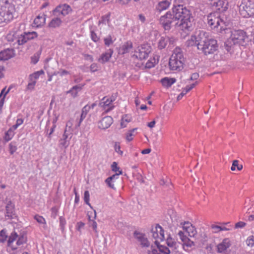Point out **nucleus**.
Returning <instances> with one entry per match:
<instances>
[{"mask_svg":"<svg viewBox=\"0 0 254 254\" xmlns=\"http://www.w3.org/2000/svg\"><path fill=\"white\" fill-rule=\"evenodd\" d=\"M177 21L178 25L184 31H190L192 29L194 18L191 11L182 4L174 5L171 10L159 18L160 24L165 30L169 31L172 23Z\"/></svg>","mask_w":254,"mask_h":254,"instance_id":"nucleus-1","label":"nucleus"},{"mask_svg":"<svg viewBox=\"0 0 254 254\" xmlns=\"http://www.w3.org/2000/svg\"><path fill=\"white\" fill-rule=\"evenodd\" d=\"M187 43L188 46H196L205 56L213 54L218 48L217 40L210 38L209 33L203 30L196 32Z\"/></svg>","mask_w":254,"mask_h":254,"instance_id":"nucleus-2","label":"nucleus"},{"mask_svg":"<svg viewBox=\"0 0 254 254\" xmlns=\"http://www.w3.org/2000/svg\"><path fill=\"white\" fill-rule=\"evenodd\" d=\"M230 33V37L224 43V47L228 52L230 51L233 46L236 44L243 46L249 40L246 33L243 30H231Z\"/></svg>","mask_w":254,"mask_h":254,"instance_id":"nucleus-3","label":"nucleus"},{"mask_svg":"<svg viewBox=\"0 0 254 254\" xmlns=\"http://www.w3.org/2000/svg\"><path fill=\"white\" fill-rule=\"evenodd\" d=\"M185 58L182 50L179 48H176L170 58L169 66L170 70L181 71L184 68Z\"/></svg>","mask_w":254,"mask_h":254,"instance_id":"nucleus-4","label":"nucleus"},{"mask_svg":"<svg viewBox=\"0 0 254 254\" xmlns=\"http://www.w3.org/2000/svg\"><path fill=\"white\" fill-rule=\"evenodd\" d=\"M239 11L244 17L254 18V0H243L239 6Z\"/></svg>","mask_w":254,"mask_h":254,"instance_id":"nucleus-5","label":"nucleus"},{"mask_svg":"<svg viewBox=\"0 0 254 254\" xmlns=\"http://www.w3.org/2000/svg\"><path fill=\"white\" fill-rule=\"evenodd\" d=\"M27 238L25 235H18L15 232H12L8 237L7 240V246L10 247L12 250H15L17 247L25 243Z\"/></svg>","mask_w":254,"mask_h":254,"instance_id":"nucleus-6","label":"nucleus"},{"mask_svg":"<svg viewBox=\"0 0 254 254\" xmlns=\"http://www.w3.org/2000/svg\"><path fill=\"white\" fill-rule=\"evenodd\" d=\"M6 39L13 48H18L20 45H23L22 32L12 31L6 35Z\"/></svg>","mask_w":254,"mask_h":254,"instance_id":"nucleus-7","label":"nucleus"},{"mask_svg":"<svg viewBox=\"0 0 254 254\" xmlns=\"http://www.w3.org/2000/svg\"><path fill=\"white\" fill-rule=\"evenodd\" d=\"M157 248L151 246V250L148 251V254H170L171 251L167 247L159 244V241H155Z\"/></svg>","mask_w":254,"mask_h":254,"instance_id":"nucleus-8","label":"nucleus"},{"mask_svg":"<svg viewBox=\"0 0 254 254\" xmlns=\"http://www.w3.org/2000/svg\"><path fill=\"white\" fill-rule=\"evenodd\" d=\"M151 47L148 45H143L138 49V51H136V54L133 55L136 58L139 59L140 60L145 59L148 57L149 53L151 52Z\"/></svg>","mask_w":254,"mask_h":254,"instance_id":"nucleus-9","label":"nucleus"},{"mask_svg":"<svg viewBox=\"0 0 254 254\" xmlns=\"http://www.w3.org/2000/svg\"><path fill=\"white\" fill-rule=\"evenodd\" d=\"M208 24L212 28H218L219 25L224 24V20L221 16H215L214 13H210L207 16Z\"/></svg>","mask_w":254,"mask_h":254,"instance_id":"nucleus-10","label":"nucleus"},{"mask_svg":"<svg viewBox=\"0 0 254 254\" xmlns=\"http://www.w3.org/2000/svg\"><path fill=\"white\" fill-rule=\"evenodd\" d=\"M151 233L152 236L155 241H163L165 239L164 231L159 224H156V226L152 229Z\"/></svg>","mask_w":254,"mask_h":254,"instance_id":"nucleus-11","label":"nucleus"},{"mask_svg":"<svg viewBox=\"0 0 254 254\" xmlns=\"http://www.w3.org/2000/svg\"><path fill=\"white\" fill-rule=\"evenodd\" d=\"M69 134L65 128L62 137L59 140V146L61 148L66 149L69 146L70 139L71 137V136L69 137Z\"/></svg>","mask_w":254,"mask_h":254,"instance_id":"nucleus-12","label":"nucleus"},{"mask_svg":"<svg viewBox=\"0 0 254 254\" xmlns=\"http://www.w3.org/2000/svg\"><path fill=\"white\" fill-rule=\"evenodd\" d=\"M183 225V230H185L190 237H194L196 234L195 228L189 222H184L181 223Z\"/></svg>","mask_w":254,"mask_h":254,"instance_id":"nucleus-13","label":"nucleus"},{"mask_svg":"<svg viewBox=\"0 0 254 254\" xmlns=\"http://www.w3.org/2000/svg\"><path fill=\"white\" fill-rule=\"evenodd\" d=\"M133 236L135 239L140 243L143 247H148L149 246V242L147 239L145 237V234L135 231Z\"/></svg>","mask_w":254,"mask_h":254,"instance_id":"nucleus-14","label":"nucleus"},{"mask_svg":"<svg viewBox=\"0 0 254 254\" xmlns=\"http://www.w3.org/2000/svg\"><path fill=\"white\" fill-rule=\"evenodd\" d=\"M113 123V119L111 117L107 116L102 118L98 123V127L102 129L108 128Z\"/></svg>","mask_w":254,"mask_h":254,"instance_id":"nucleus-15","label":"nucleus"},{"mask_svg":"<svg viewBox=\"0 0 254 254\" xmlns=\"http://www.w3.org/2000/svg\"><path fill=\"white\" fill-rule=\"evenodd\" d=\"M14 56L13 49H7L0 52V60L6 61Z\"/></svg>","mask_w":254,"mask_h":254,"instance_id":"nucleus-16","label":"nucleus"},{"mask_svg":"<svg viewBox=\"0 0 254 254\" xmlns=\"http://www.w3.org/2000/svg\"><path fill=\"white\" fill-rule=\"evenodd\" d=\"M99 106L102 108V110H104L105 111H110L113 109L114 106L112 105V103L110 102L109 99L106 97H104L102 98L101 101L99 103Z\"/></svg>","mask_w":254,"mask_h":254,"instance_id":"nucleus-17","label":"nucleus"},{"mask_svg":"<svg viewBox=\"0 0 254 254\" xmlns=\"http://www.w3.org/2000/svg\"><path fill=\"white\" fill-rule=\"evenodd\" d=\"M38 37V34L35 31L33 32H22V38L23 45L26 43L28 41L34 39Z\"/></svg>","mask_w":254,"mask_h":254,"instance_id":"nucleus-18","label":"nucleus"},{"mask_svg":"<svg viewBox=\"0 0 254 254\" xmlns=\"http://www.w3.org/2000/svg\"><path fill=\"white\" fill-rule=\"evenodd\" d=\"M225 2L223 0H212L210 4L212 7L216 8L217 10L225 11L227 8V6H225Z\"/></svg>","mask_w":254,"mask_h":254,"instance_id":"nucleus-19","label":"nucleus"},{"mask_svg":"<svg viewBox=\"0 0 254 254\" xmlns=\"http://www.w3.org/2000/svg\"><path fill=\"white\" fill-rule=\"evenodd\" d=\"M5 216L8 219H13L15 217L14 205L9 201L6 206Z\"/></svg>","mask_w":254,"mask_h":254,"instance_id":"nucleus-20","label":"nucleus"},{"mask_svg":"<svg viewBox=\"0 0 254 254\" xmlns=\"http://www.w3.org/2000/svg\"><path fill=\"white\" fill-rule=\"evenodd\" d=\"M230 246V241L228 239H225L221 243L218 245L217 252L222 253L229 248Z\"/></svg>","mask_w":254,"mask_h":254,"instance_id":"nucleus-21","label":"nucleus"},{"mask_svg":"<svg viewBox=\"0 0 254 254\" xmlns=\"http://www.w3.org/2000/svg\"><path fill=\"white\" fill-rule=\"evenodd\" d=\"M113 53V50L111 49H108L105 53L102 54L99 59V62L104 64L109 61Z\"/></svg>","mask_w":254,"mask_h":254,"instance_id":"nucleus-22","label":"nucleus"},{"mask_svg":"<svg viewBox=\"0 0 254 254\" xmlns=\"http://www.w3.org/2000/svg\"><path fill=\"white\" fill-rule=\"evenodd\" d=\"M122 171H119V173H116V174L113 175L111 177H109L108 178H107L106 180H105V182L110 188L114 189V185L113 184V183L114 182V180L115 179H118L119 176L120 175L122 174Z\"/></svg>","mask_w":254,"mask_h":254,"instance_id":"nucleus-23","label":"nucleus"},{"mask_svg":"<svg viewBox=\"0 0 254 254\" xmlns=\"http://www.w3.org/2000/svg\"><path fill=\"white\" fill-rule=\"evenodd\" d=\"M171 0H163L160 1L157 6L156 10L159 12L166 9L170 5Z\"/></svg>","mask_w":254,"mask_h":254,"instance_id":"nucleus-24","label":"nucleus"},{"mask_svg":"<svg viewBox=\"0 0 254 254\" xmlns=\"http://www.w3.org/2000/svg\"><path fill=\"white\" fill-rule=\"evenodd\" d=\"M132 48V43L130 41H127L125 43L119 50V53L125 54L128 53Z\"/></svg>","mask_w":254,"mask_h":254,"instance_id":"nucleus-25","label":"nucleus"},{"mask_svg":"<svg viewBox=\"0 0 254 254\" xmlns=\"http://www.w3.org/2000/svg\"><path fill=\"white\" fill-rule=\"evenodd\" d=\"M62 23V21L60 17H56L53 18L48 24V27L52 28L59 27Z\"/></svg>","mask_w":254,"mask_h":254,"instance_id":"nucleus-26","label":"nucleus"},{"mask_svg":"<svg viewBox=\"0 0 254 254\" xmlns=\"http://www.w3.org/2000/svg\"><path fill=\"white\" fill-rule=\"evenodd\" d=\"M13 17V15L6 14V12L2 9V11L0 12V23H7L12 20Z\"/></svg>","mask_w":254,"mask_h":254,"instance_id":"nucleus-27","label":"nucleus"},{"mask_svg":"<svg viewBox=\"0 0 254 254\" xmlns=\"http://www.w3.org/2000/svg\"><path fill=\"white\" fill-rule=\"evenodd\" d=\"M46 15L44 14L42 15H38L34 20V23L37 27H39L43 25L46 21Z\"/></svg>","mask_w":254,"mask_h":254,"instance_id":"nucleus-28","label":"nucleus"},{"mask_svg":"<svg viewBox=\"0 0 254 254\" xmlns=\"http://www.w3.org/2000/svg\"><path fill=\"white\" fill-rule=\"evenodd\" d=\"M176 81V79L175 78L164 77L161 79V82L163 86L166 87H169L174 83Z\"/></svg>","mask_w":254,"mask_h":254,"instance_id":"nucleus-29","label":"nucleus"},{"mask_svg":"<svg viewBox=\"0 0 254 254\" xmlns=\"http://www.w3.org/2000/svg\"><path fill=\"white\" fill-rule=\"evenodd\" d=\"M169 37H162L159 40L158 44V48L160 50L164 49L169 42Z\"/></svg>","mask_w":254,"mask_h":254,"instance_id":"nucleus-30","label":"nucleus"},{"mask_svg":"<svg viewBox=\"0 0 254 254\" xmlns=\"http://www.w3.org/2000/svg\"><path fill=\"white\" fill-rule=\"evenodd\" d=\"M137 129V128H134L132 129L129 130L126 133V139L127 142H130L133 140V137L136 134V133H135V131Z\"/></svg>","mask_w":254,"mask_h":254,"instance_id":"nucleus-31","label":"nucleus"},{"mask_svg":"<svg viewBox=\"0 0 254 254\" xmlns=\"http://www.w3.org/2000/svg\"><path fill=\"white\" fill-rule=\"evenodd\" d=\"M62 9V15L63 17H64L66 15L68 14L72 10L70 6L67 4H60Z\"/></svg>","mask_w":254,"mask_h":254,"instance_id":"nucleus-32","label":"nucleus"},{"mask_svg":"<svg viewBox=\"0 0 254 254\" xmlns=\"http://www.w3.org/2000/svg\"><path fill=\"white\" fill-rule=\"evenodd\" d=\"M225 24H220L219 25L218 27H220V29L219 30V32L223 33V32L224 33H230L231 31V29L227 28L228 22L224 20Z\"/></svg>","mask_w":254,"mask_h":254,"instance_id":"nucleus-33","label":"nucleus"},{"mask_svg":"<svg viewBox=\"0 0 254 254\" xmlns=\"http://www.w3.org/2000/svg\"><path fill=\"white\" fill-rule=\"evenodd\" d=\"M131 118L128 115H125L123 116L121 123V126L122 128L126 127L127 124L131 121Z\"/></svg>","mask_w":254,"mask_h":254,"instance_id":"nucleus-34","label":"nucleus"},{"mask_svg":"<svg viewBox=\"0 0 254 254\" xmlns=\"http://www.w3.org/2000/svg\"><path fill=\"white\" fill-rule=\"evenodd\" d=\"M14 129L13 127L10 128L5 133L4 139L6 141L10 140L14 134Z\"/></svg>","mask_w":254,"mask_h":254,"instance_id":"nucleus-35","label":"nucleus"},{"mask_svg":"<svg viewBox=\"0 0 254 254\" xmlns=\"http://www.w3.org/2000/svg\"><path fill=\"white\" fill-rule=\"evenodd\" d=\"M6 12V14L7 15H13L12 13L14 10V5L11 4H6L3 9Z\"/></svg>","mask_w":254,"mask_h":254,"instance_id":"nucleus-36","label":"nucleus"},{"mask_svg":"<svg viewBox=\"0 0 254 254\" xmlns=\"http://www.w3.org/2000/svg\"><path fill=\"white\" fill-rule=\"evenodd\" d=\"M61 5H58L53 10V14L56 17H59L61 19L63 17L62 15V9H61Z\"/></svg>","mask_w":254,"mask_h":254,"instance_id":"nucleus-37","label":"nucleus"},{"mask_svg":"<svg viewBox=\"0 0 254 254\" xmlns=\"http://www.w3.org/2000/svg\"><path fill=\"white\" fill-rule=\"evenodd\" d=\"M236 167H237L239 171H240L243 169V165L242 164H239V161L237 160L233 161L231 167V170L232 171H235L236 170Z\"/></svg>","mask_w":254,"mask_h":254,"instance_id":"nucleus-38","label":"nucleus"},{"mask_svg":"<svg viewBox=\"0 0 254 254\" xmlns=\"http://www.w3.org/2000/svg\"><path fill=\"white\" fill-rule=\"evenodd\" d=\"M8 236L6 234V230L5 229H2L0 231V242L4 243L5 242Z\"/></svg>","mask_w":254,"mask_h":254,"instance_id":"nucleus-39","label":"nucleus"},{"mask_svg":"<svg viewBox=\"0 0 254 254\" xmlns=\"http://www.w3.org/2000/svg\"><path fill=\"white\" fill-rule=\"evenodd\" d=\"M89 219L90 221V226L92 227V229H93L95 236L96 237H98V232L97 231V224L94 220H90V216H89Z\"/></svg>","mask_w":254,"mask_h":254,"instance_id":"nucleus-40","label":"nucleus"},{"mask_svg":"<svg viewBox=\"0 0 254 254\" xmlns=\"http://www.w3.org/2000/svg\"><path fill=\"white\" fill-rule=\"evenodd\" d=\"M110 13L106 14L102 17V20L99 21V23H103L106 24H109L110 22Z\"/></svg>","mask_w":254,"mask_h":254,"instance_id":"nucleus-41","label":"nucleus"},{"mask_svg":"<svg viewBox=\"0 0 254 254\" xmlns=\"http://www.w3.org/2000/svg\"><path fill=\"white\" fill-rule=\"evenodd\" d=\"M89 192L88 190H86L84 193V201L86 204L88 205L90 207H92L90 203H89Z\"/></svg>","mask_w":254,"mask_h":254,"instance_id":"nucleus-42","label":"nucleus"},{"mask_svg":"<svg viewBox=\"0 0 254 254\" xmlns=\"http://www.w3.org/2000/svg\"><path fill=\"white\" fill-rule=\"evenodd\" d=\"M17 150L16 143L11 142L9 144V150L10 154H13Z\"/></svg>","mask_w":254,"mask_h":254,"instance_id":"nucleus-43","label":"nucleus"},{"mask_svg":"<svg viewBox=\"0 0 254 254\" xmlns=\"http://www.w3.org/2000/svg\"><path fill=\"white\" fill-rule=\"evenodd\" d=\"M247 245L251 247L254 246V236L252 235L249 236L246 240Z\"/></svg>","mask_w":254,"mask_h":254,"instance_id":"nucleus-44","label":"nucleus"},{"mask_svg":"<svg viewBox=\"0 0 254 254\" xmlns=\"http://www.w3.org/2000/svg\"><path fill=\"white\" fill-rule=\"evenodd\" d=\"M60 220V226L62 231L63 232L64 230L65 225L66 224V221L64 217L61 216L59 218Z\"/></svg>","mask_w":254,"mask_h":254,"instance_id":"nucleus-45","label":"nucleus"},{"mask_svg":"<svg viewBox=\"0 0 254 254\" xmlns=\"http://www.w3.org/2000/svg\"><path fill=\"white\" fill-rule=\"evenodd\" d=\"M34 219L39 224H46V220L42 216L35 215L34 216Z\"/></svg>","mask_w":254,"mask_h":254,"instance_id":"nucleus-46","label":"nucleus"},{"mask_svg":"<svg viewBox=\"0 0 254 254\" xmlns=\"http://www.w3.org/2000/svg\"><path fill=\"white\" fill-rule=\"evenodd\" d=\"M90 35L91 39L94 42H98L100 40V38L97 35V34L95 33L94 31H91L90 32Z\"/></svg>","mask_w":254,"mask_h":254,"instance_id":"nucleus-47","label":"nucleus"},{"mask_svg":"<svg viewBox=\"0 0 254 254\" xmlns=\"http://www.w3.org/2000/svg\"><path fill=\"white\" fill-rule=\"evenodd\" d=\"M44 73V72L43 70H40L39 71H38L37 72H35L32 74L30 75V77L34 78L35 79H37L39 78L40 75L43 74Z\"/></svg>","mask_w":254,"mask_h":254,"instance_id":"nucleus-48","label":"nucleus"},{"mask_svg":"<svg viewBox=\"0 0 254 254\" xmlns=\"http://www.w3.org/2000/svg\"><path fill=\"white\" fill-rule=\"evenodd\" d=\"M111 168L113 172H115L116 173H119V171H122V170H120V168L118 166V164L116 162H114L112 165H111Z\"/></svg>","mask_w":254,"mask_h":254,"instance_id":"nucleus-49","label":"nucleus"},{"mask_svg":"<svg viewBox=\"0 0 254 254\" xmlns=\"http://www.w3.org/2000/svg\"><path fill=\"white\" fill-rule=\"evenodd\" d=\"M166 244L169 247L173 248L175 245H176V243L172 239V238L169 237L166 240Z\"/></svg>","mask_w":254,"mask_h":254,"instance_id":"nucleus-50","label":"nucleus"},{"mask_svg":"<svg viewBox=\"0 0 254 254\" xmlns=\"http://www.w3.org/2000/svg\"><path fill=\"white\" fill-rule=\"evenodd\" d=\"M58 210H59V209L56 206H55V207H53L51 209V216L55 219L58 215Z\"/></svg>","mask_w":254,"mask_h":254,"instance_id":"nucleus-51","label":"nucleus"},{"mask_svg":"<svg viewBox=\"0 0 254 254\" xmlns=\"http://www.w3.org/2000/svg\"><path fill=\"white\" fill-rule=\"evenodd\" d=\"M105 44L106 46H110L113 43V41L112 40V38L111 35L108 36L107 37L104 39Z\"/></svg>","mask_w":254,"mask_h":254,"instance_id":"nucleus-52","label":"nucleus"},{"mask_svg":"<svg viewBox=\"0 0 254 254\" xmlns=\"http://www.w3.org/2000/svg\"><path fill=\"white\" fill-rule=\"evenodd\" d=\"M114 147L116 152L119 154L120 155L123 156V151L121 150V146L119 142L115 143Z\"/></svg>","mask_w":254,"mask_h":254,"instance_id":"nucleus-53","label":"nucleus"},{"mask_svg":"<svg viewBox=\"0 0 254 254\" xmlns=\"http://www.w3.org/2000/svg\"><path fill=\"white\" fill-rule=\"evenodd\" d=\"M197 83V81H196L195 83H192L190 85H187L186 87V88L184 89L183 91H184L185 93H188L190 90H191L193 88H194Z\"/></svg>","mask_w":254,"mask_h":254,"instance_id":"nucleus-54","label":"nucleus"},{"mask_svg":"<svg viewBox=\"0 0 254 254\" xmlns=\"http://www.w3.org/2000/svg\"><path fill=\"white\" fill-rule=\"evenodd\" d=\"M39 53H36L33 56L31 57V62L34 64H36L39 61Z\"/></svg>","mask_w":254,"mask_h":254,"instance_id":"nucleus-55","label":"nucleus"},{"mask_svg":"<svg viewBox=\"0 0 254 254\" xmlns=\"http://www.w3.org/2000/svg\"><path fill=\"white\" fill-rule=\"evenodd\" d=\"M23 123V119H22L21 118L17 119L16 120V124L15 125H14L12 127H13V128L14 129H16L20 125H21V124H22Z\"/></svg>","mask_w":254,"mask_h":254,"instance_id":"nucleus-56","label":"nucleus"},{"mask_svg":"<svg viewBox=\"0 0 254 254\" xmlns=\"http://www.w3.org/2000/svg\"><path fill=\"white\" fill-rule=\"evenodd\" d=\"M157 64V62L149 60L146 64V67L148 68H150L155 66V65Z\"/></svg>","mask_w":254,"mask_h":254,"instance_id":"nucleus-57","label":"nucleus"},{"mask_svg":"<svg viewBox=\"0 0 254 254\" xmlns=\"http://www.w3.org/2000/svg\"><path fill=\"white\" fill-rule=\"evenodd\" d=\"M178 235L182 242H186L187 240L188 237L185 235L183 231H180L178 233Z\"/></svg>","mask_w":254,"mask_h":254,"instance_id":"nucleus-58","label":"nucleus"},{"mask_svg":"<svg viewBox=\"0 0 254 254\" xmlns=\"http://www.w3.org/2000/svg\"><path fill=\"white\" fill-rule=\"evenodd\" d=\"M11 88V86L9 87L8 89L6 90V92L5 93V94L3 96L2 98H1L0 100V110H1V107L3 105L4 98L6 96V95L9 92Z\"/></svg>","mask_w":254,"mask_h":254,"instance_id":"nucleus-59","label":"nucleus"},{"mask_svg":"<svg viewBox=\"0 0 254 254\" xmlns=\"http://www.w3.org/2000/svg\"><path fill=\"white\" fill-rule=\"evenodd\" d=\"M96 106V103H93L91 106L86 105L85 106L82 110V111H88L91 109H93L94 107Z\"/></svg>","mask_w":254,"mask_h":254,"instance_id":"nucleus-60","label":"nucleus"},{"mask_svg":"<svg viewBox=\"0 0 254 254\" xmlns=\"http://www.w3.org/2000/svg\"><path fill=\"white\" fill-rule=\"evenodd\" d=\"M87 113V112H82L81 113V114L80 115V118L79 121L78 123L77 124V125H76V127H78L80 126V124L82 122V121L86 117Z\"/></svg>","mask_w":254,"mask_h":254,"instance_id":"nucleus-61","label":"nucleus"},{"mask_svg":"<svg viewBox=\"0 0 254 254\" xmlns=\"http://www.w3.org/2000/svg\"><path fill=\"white\" fill-rule=\"evenodd\" d=\"M36 80L32 81L31 82L28 84L27 88L29 90L33 89L34 88V86L36 84Z\"/></svg>","mask_w":254,"mask_h":254,"instance_id":"nucleus-62","label":"nucleus"},{"mask_svg":"<svg viewBox=\"0 0 254 254\" xmlns=\"http://www.w3.org/2000/svg\"><path fill=\"white\" fill-rule=\"evenodd\" d=\"M212 229L213 230V232L217 233L221 231V227L218 225H213L211 226Z\"/></svg>","mask_w":254,"mask_h":254,"instance_id":"nucleus-63","label":"nucleus"},{"mask_svg":"<svg viewBox=\"0 0 254 254\" xmlns=\"http://www.w3.org/2000/svg\"><path fill=\"white\" fill-rule=\"evenodd\" d=\"M184 243L187 247H191V246H194V242L190 240L188 238H187V240L186 242H184Z\"/></svg>","mask_w":254,"mask_h":254,"instance_id":"nucleus-64","label":"nucleus"}]
</instances>
